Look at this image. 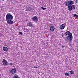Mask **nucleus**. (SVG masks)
Instances as JSON below:
<instances>
[{
	"label": "nucleus",
	"instance_id": "obj_1",
	"mask_svg": "<svg viewBox=\"0 0 78 78\" xmlns=\"http://www.w3.org/2000/svg\"><path fill=\"white\" fill-rule=\"evenodd\" d=\"M65 35H67L65 38V41L69 43H72V41L73 39L72 34L69 31H67L65 33Z\"/></svg>",
	"mask_w": 78,
	"mask_h": 78
},
{
	"label": "nucleus",
	"instance_id": "obj_2",
	"mask_svg": "<svg viewBox=\"0 0 78 78\" xmlns=\"http://www.w3.org/2000/svg\"><path fill=\"white\" fill-rule=\"evenodd\" d=\"M5 21H7L9 25H12L14 23V21H12L13 19V16L10 13L7 14L6 16Z\"/></svg>",
	"mask_w": 78,
	"mask_h": 78
},
{
	"label": "nucleus",
	"instance_id": "obj_3",
	"mask_svg": "<svg viewBox=\"0 0 78 78\" xmlns=\"http://www.w3.org/2000/svg\"><path fill=\"white\" fill-rule=\"evenodd\" d=\"M74 2L72 1H68L66 3V5L67 6H71L72 5L74 4Z\"/></svg>",
	"mask_w": 78,
	"mask_h": 78
},
{
	"label": "nucleus",
	"instance_id": "obj_4",
	"mask_svg": "<svg viewBox=\"0 0 78 78\" xmlns=\"http://www.w3.org/2000/svg\"><path fill=\"white\" fill-rule=\"evenodd\" d=\"M31 20L33 22H38V18L36 16H35L32 17L31 19Z\"/></svg>",
	"mask_w": 78,
	"mask_h": 78
},
{
	"label": "nucleus",
	"instance_id": "obj_5",
	"mask_svg": "<svg viewBox=\"0 0 78 78\" xmlns=\"http://www.w3.org/2000/svg\"><path fill=\"white\" fill-rule=\"evenodd\" d=\"M2 63L4 66H8L9 63H8V62L5 59H3L2 60Z\"/></svg>",
	"mask_w": 78,
	"mask_h": 78
},
{
	"label": "nucleus",
	"instance_id": "obj_6",
	"mask_svg": "<svg viewBox=\"0 0 78 78\" xmlns=\"http://www.w3.org/2000/svg\"><path fill=\"white\" fill-rule=\"evenodd\" d=\"M65 25H66V24L65 23H64V24L61 25L60 27V28L61 30H64V28H65Z\"/></svg>",
	"mask_w": 78,
	"mask_h": 78
},
{
	"label": "nucleus",
	"instance_id": "obj_7",
	"mask_svg": "<svg viewBox=\"0 0 78 78\" xmlns=\"http://www.w3.org/2000/svg\"><path fill=\"white\" fill-rule=\"evenodd\" d=\"M10 73L12 74L16 73V69H12L10 70Z\"/></svg>",
	"mask_w": 78,
	"mask_h": 78
},
{
	"label": "nucleus",
	"instance_id": "obj_8",
	"mask_svg": "<svg viewBox=\"0 0 78 78\" xmlns=\"http://www.w3.org/2000/svg\"><path fill=\"white\" fill-rule=\"evenodd\" d=\"M50 29L51 31L53 32L55 31V27L53 26H51L50 27Z\"/></svg>",
	"mask_w": 78,
	"mask_h": 78
},
{
	"label": "nucleus",
	"instance_id": "obj_9",
	"mask_svg": "<svg viewBox=\"0 0 78 78\" xmlns=\"http://www.w3.org/2000/svg\"><path fill=\"white\" fill-rule=\"evenodd\" d=\"M3 50L4 51H6L8 50V48L6 47H3Z\"/></svg>",
	"mask_w": 78,
	"mask_h": 78
},
{
	"label": "nucleus",
	"instance_id": "obj_10",
	"mask_svg": "<svg viewBox=\"0 0 78 78\" xmlns=\"http://www.w3.org/2000/svg\"><path fill=\"white\" fill-rule=\"evenodd\" d=\"M68 9L69 11H72V6H69L68 7Z\"/></svg>",
	"mask_w": 78,
	"mask_h": 78
},
{
	"label": "nucleus",
	"instance_id": "obj_11",
	"mask_svg": "<svg viewBox=\"0 0 78 78\" xmlns=\"http://www.w3.org/2000/svg\"><path fill=\"white\" fill-rule=\"evenodd\" d=\"M27 26L28 27H33V25H32V23H27Z\"/></svg>",
	"mask_w": 78,
	"mask_h": 78
},
{
	"label": "nucleus",
	"instance_id": "obj_12",
	"mask_svg": "<svg viewBox=\"0 0 78 78\" xmlns=\"http://www.w3.org/2000/svg\"><path fill=\"white\" fill-rule=\"evenodd\" d=\"M71 6L72 8V9H75L76 6L74 5H73Z\"/></svg>",
	"mask_w": 78,
	"mask_h": 78
},
{
	"label": "nucleus",
	"instance_id": "obj_13",
	"mask_svg": "<svg viewBox=\"0 0 78 78\" xmlns=\"http://www.w3.org/2000/svg\"><path fill=\"white\" fill-rule=\"evenodd\" d=\"M65 75L66 76H70V74H69L68 73H65Z\"/></svg>",
	"mask_w": 78,
	"mask_h": 78
},
{
	"label": "nucleus",
	"instance_id": "obj_14",
	"mask_svg": "<svg viewBox=\"0 0 78 78\" xmlns=\"http://www.w3.org/2000/svg\"><path fill=\"white\" fill-rule=\"evenodd\" d=\"M69 72L71 74H74V72L73 71H70Z\"/></svg>",
	"mask_w": 78,
	"mask_h": 78
},
{
	"label": "nucleus",
	"instance_id": "obj_15",
	"mask_svg": "<svg viewBox=\"0 0 78 78\" xmlns=\"http://www.w3.org/2000/svg\"><path fill=\"white\" fill-rule=\"evenodd\" d=\"M41 8L43 10H45V9H46V8H44L43 7H41Z\"/></svg>",
	"mask_w": 78,
	"mask_h": 78
},
{
	"label": "nucleus",
	"instance_id": "obj_16",
	"mask_svg": "<svg viewBox=\"0 0 78 78\" xmlns=\"http://www.w3.org/2000/svg\"><path fill=\"white\" fill-rule=\"evenodd\" d=\"M74 17H78V15H77L75 14H74Z\"/></svg>",
	"mask_w": 78,
	"mask_h": 78
},
{
	"label": "nucleus",
	"instance_id": "obj_17",
	"mask_svg": "<svg viewBox=\"0 0 78 78\" xmlns=\"http://www.w3.org/2000/svg\"><path fill=\"white\" fill-rule=\"evenodd\" d=\"M19 34H21V35H22L23 34H22V32H19Z\"/></svg>",
	"mask_w": 78,
	"mask_h": 78
},
{
	"label": "nucleus",
	"instance_id": "obj_18",
	"mask_svg": "<svg viewBox=\"0 0 78 78\" xmlns=\"http://www.w3.org/2000/svg\"><path fill=\"white\" fill-rule=\"evenodd\" d=\"M34 68H35V69H37V66H34Z\"/></svg>",
	"mask_w": 78,
	"mask_h": 78
},
{
	"label": "nucleus",
	"instance_id": "obj_19",
	"mask_svg": "<svg viewBox=\"0 0 78 78\" xmlns=\"http://www.w3.org/2000/svg\"><path fill=\"white\" fill-rule=\"evenodd\" d=\"M62 37H63L64 36V34L63 33L62 34Z\"/></svg>",
	"mask_w": 78,
	"mask_h": 78
},
{
	"label": "nucleus",
	"instance_id": "obj_20",
	"mask_svg": "<svg viewBox=\"0 0 78 78\" xmlns=\"http://www.w3.org/2000/svg\"><path fill=\"white\" fill-rule=\"evenodd\" d=\"M76 3H78V0H76Z\"/></svg>",
	"mask_w": 78,
	"mask_h": 78
},
{
	"label": "nucleus",
	"instance_id": "obj_21",
	"mask_svg": "<svg viewBox=\"0 0 78 78\" xmlns=\"http://www.w3.org/2000/svg\"><path fill=\"white\" fill-rule=\"evenodd\" d=\"M62 48H64V47H65V46H62Z\"/></svg>",
	"mask_w": 78,
	"mask_h": 78
},
{
	"label": "nucleus",
	"instance_id": "obj_22",
	"mask_svg": "<svg viewBox=\"0 0 78 78\" xmlns=\"http://www.w3.org/2000/svg\"><path fill=\"white\" fill-rule=\"evenodd\" d=\"M12 64H13V63H10V65H12Z\"/></svg>",
	"mask_w": 78,
	"mask_h": 78
},
{
	"label": "nucleus",
	"instance_id": "obj_23",
	"mask_svg": "<svg viewBox=\"0 0 78 78\" xmlns=\"http://www.w3.org/2000/svg\"><path fill=\"white\" fill-rule=\"evenodd\" d=\"M24 30H26V29H24Z\"/></svg>",
	"mask_w": 78,
	"mask_h": 78
},
{
	"label": "nucleus",
	"instance_id": "obj_24",
	"mask_svg": "<svg viewBox=\"0 0 78 78\" xmlns=\"http://www.w3.org/2000/svg\"><path fill=\"white\" fill-rule=\"evenodd\" d=\"M2 0V1H5V0Z\"/></svg>",
	"mask_w": 78,
	"mask_h": 78
},
{
	"label": "nucleus",
	"instance_id": "obj_25",
	"mask_svg": "<svg viewBox=\"0 0 78 78\" xmlns=\"http://www.w3.org/2000/svg\"><path fill=\"white\" fill-rule=\"evenodd\" d=\"M12 40L11 39H10V40Z\"/></svg>",
	"mask_w": 78,
	"mask_h": 78
},
{
	"label": "nucleus",
	"instance_id": "obj_26",
	"mask_svg": "<svg viewBox=\"0 0 78 78\" xmlns=\"http://www.w3.org/2000/svg\"><path fill=\"white\" fill-rule=\"evenodd\" d=\"M24 32H26V31H24Z\"/></svg>",
	"mask_w": 78,
	"mask_h": 78
},
{
	"label": "nucleus",
	"instance_id": "obj_27",
	"mask_svg": "<svg viewBox=\"0 0 78 78\" xmlns=\"http://www.w3.org/2000/svg\"><path fill=\"white\" fill-rule=\"evenodd\" d=\"M21 48H22V47H21Z\"/></svg>",
	"mask_w": 78,
	"mask_h": 78
},
{
	"label": "nucleus",
	"instance_id": "obj_28",
	"mask_svg": "<svg viewBox=\"0 0 78 78\" xmlns=\"http://www.w3.org/2000/svg\"><path fill=\"white\" fill-rule=\"evenodd\" d=\"M26 11H27V10H26Z\"/></svg>",
	"mask_w": 78,
	"mask_h": 78
}]
</instances>
